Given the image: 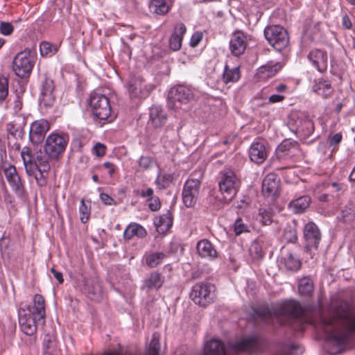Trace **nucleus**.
Returning <instances> with one entry per match:
<instances>
[{
    "label": "nucleus",
    "mask_w": 355,
    "mask_h": 355,
    "mask_svg": "<svg viewBox=\"0 0 355 355\" xmlns=\"http://www.w3.org/2000/svg\"><path fill=\"white\" fill-rule=\"evenodd\" d=\"M312 89L314 92L322 96L324 98H329L334 92L330 82L323 79L315 80L312 86Z\"/></svg>",
    "instance_id": "28"
},
{
    "label": "nucleus",
    "mask_w": 355,
    "mask_h": 355,
    "mask_svg": "<svg viewBox=\"0 0 355 355\" xmlns=\"http://www.w3.org/2000/svg\"><path fill=\"white\" fill-rule=\"evenodd\" d=\"M10 245V239L8 238L3 237L0 239V250L1 253L6 252Z\"/></svg>",
    "instance_id": "56"
},
{
    "label": "nucleus",
    "mask_w": 355,
    "mask_h": 355,
    "mask_svg": "<svg viewBox=\"0 0 355 355\" xmlns=\"http://www.w3.org/2000/svg\"><path fill=\"white\" fill-rule=\"evenodd\" d=\"M314 289L313 281L309 277H303L299 280L298 291L301 295L309 297Z\"/></svg>",
    "instance_id": "33"
},
{
    "label": "nucleus",
    "mask_w": 355,
    "mask_h": 355,
    "mask_svg": "<svg viewBox=\"0 0 355 355\" xmlns=\"http://www.w3.org/2000/svg\"><path fill=\"white\" fill-rule=\"evenodd\" d=\"M157 230L159 233L164 234L166 232L173 224L172 214L168 211L166 214L161 215L155 222Z\"/></svg>",
    "instance_id": "31"
},
{
    "label": "nucleus",
    "mask_w": 355,
    "mask_h": 355,
    "mask_svg": "<svg viewBox=\"0 0 355 355\" xmlns=\"http://www.w3.org/2000/svg\"><path fill=\"white\" fill-rule=\"evenodd\" d=\"M200 186L201 181L191 177L184 183L182 190V201L187 207H193L196 205Z\"/></svg>",
    "instance_id": "12"
},
{
    "label": "nucleus",
    "mask_w": 355,
    "mask_h": 355,
    "mask_svg": "<svg viewBox=\"0 0 355 355\" xmlns=\"http://www.w3.org/2000/svg\"><path fill=\"white\" fill-rule=\"evenodd\" d=\"M21 156L26 173L29 176L35 175L36 171H38L39 173H47L51 168L49 162L50 157L46 153L41 150L37 152L36 155L33 156L31 149L26 146L23 148Z\"/></svg>",
    "instance_id": "3"
},
{
    "label": "nucleus",
    "mask_w": 355,
    "mask_h": 355,
    "mask_svg": "<svg viewBox=\"0 0 355 355\" xmlns=\"http://www.w3.org/2000/svg\"><path fill=\"white\" fill-rule=\"evenodd\" d=\"M193 98L191 89L184 85L172 87L168 94V107L172 110L181 109Z\"/></svg>",
    "instance_id": "6"
},
{
    "label": "nucleus",
    "mask_w": 355,
    "mask_h": 355,
    "mask_svg": "<svg viewBox=\"0 0 355 355\" xmlns=\"http://www.w3.org/2000/svg\"><path fill=\"white\" fill-rule=\"evenodd\" d=\"M248 45L247 37L242 32L234 33L230 41V49L234 56L244 53Z\"/></svg>",
    "instance_id": "20"
},
{
    "label": "nucleus",
    "mask_w": 355,
    "mask_h": 355,
    "mask_svg": "<svg viewBox=\"0 0 355 355\" xmlns=\"http://www.w3.org/2000/svg\"><path fill=\"white\" fill-rule=\"evenodd\" d=\"M7 181L13 191L19 196L24 193V186L14 165H9L3 169Z\"/></svg>",
    "instance_id": "16"
},
{
    "label": "nucleus",
    "mask_w": 355,
    "mask_h": 355,
    "mask_svg": "<svg viewBox=\"0 0 355 355\" xmlns=\"http://www.w3.org/2000/svg\"><path fill=\"white\" fill-rule=\"evenodd\" d=\"M26 311L27 313H30L31 315L39 319V320H42V323L44 324L46 317L45 300L44 297L40 294L35 295L33 306H28Z\"/></svg>",
    "instance_id": "22"
},
{
    "label": "nucleus",
    "mask_w": 355,
    "mask_h": 355,
    "mask_svg": "<svg viewBox=\"0 0 355 355\" xmlns=\"http://www.w3.org/2000/svg\"><path fill=\"white\" fill-rule=\"evenodd\" d=\"M250 256L254 261H259L263 257L262 244L258 240L254 241L249 248Z\"/></svg>",
    "instance_id": "37"
},
{
    "label": "nucleus",
    "mask_w": 355,
    "mask_h": 355,
    "mask_svg": "<svg viewBox=\"0 0 355 355\" xmlns=\"http://www.w3.org/2000/svg\"><path fill=\"white\" fill-rule=\"evenodd\" d=\"M262 193L266 198L279 195V180L274 173L268 174L262 182Z\"/></svg>",
    "instance_id": "21"
},
{
    "label": "nucleus",
    "mask_w": 355,
    "mask_h": 355,
    "mask_svg": "<svg viewBox=\"0 0 355 355\" xmlns=\"http://www.w3.org/2000/svg\"><path fill=\"white\" fill-rule=\"evenodd\" d=\"M40 320L27 313L24 309L19 311V323L21 331L26 335H33L37 330V324Z\"/></svg>",
    "instance_id": "15"
},
{
    "label": "nucleus",
    "mask_w": 355,
    "mask_h": 355,
    "mask_svg": "<svg viewBox=\"0 0 355 355\" xmlns=\"http://www.w3.org/2000/svg\"><path fill=\"white\" fill-rule=\"evenodd\" d=\"M103 166L105 168L108 169L109 174L112 176L115 171V166L114 165V164L110 162H107L103 164Z\"/></svg>",
    "instance_id": "63"
},
{
    "label": "nucleus",
    "mask_w": 355,
    "mask_h": 355,
    "mask_svg": "<svg viewBox=\"0 0 355 355\" xmlns=\"http://www.w3.org/2000/svg\"><path fill=\"white\" fill-rule=\"evenodd\" d=\"M146 234V230L141 225L137 223L129 225L123 233L124 239L126 240H130L135 236L144 238Z\"/></svg>",
    "instance_id": "32"
},
{
    "label": "nucleus",
    "mask_w": 355,
    "mask_h": 355,
    "mask_svg": "<svg viewBox=\"0 0 355 355\" xmlns=\"http://www.w3.org/2000/svg\"><path fill=\"white\" fill-rule=\"evenodd\" d=\"M58 51L56 46L48 42H42L40 44V52L42 56H52Z\"/></svg>",
    "instance_id": "43"
},
{
    "label": "nucleus",
    "mask_w": 355,
    "mask_h": 355,
    "mask_svg": "<svg viewBox=\"0 0 355 355\" xmlns=\"http://www.w3.org/2000/svg\"><path fill=\"white\" fill-rule=\"evenodd\" d=\"M285 98V96L279 94H273L269 97V101L275 103L282 101Z\"/></svg>",
    "instance_id": "59"
},
{
    "label": "nucleus",
    "mask_w": 355,
    "mask_h": 355,
    "mask_svg": "<svg viewBox=\"0 0 355 355\" xmlns=\"http://www.w3.org/2000/svg\"><path fill=\"white\" fill-rule=\"evenodd\" d=\"M295 144L289 140L283 141L276 150L277 156L279 159L284 158L290 153L291 150L294 147Z\"/></svg>",
    "instance_id": "39"
},
{
    "label": "nucleus",
    "mask_w": 355,
    "mask_h": 355,
    "mask_svg": "<svg viewBox=\"0 0 355 355\" xmlns=\"http://www.w3.org/2000/svg\"><path fill=\"white\" fill-rule=\"evenodd\" d=\"M203 37V34L201 31L195 32L190 40V46L191 47H196L200 42Z\"/></svg>",
    "instance_id": "51"
},
{
    "label": "nucleus",
    "mask_w": 355,
    "mask_h": 355,
    "mask_svg": "<svg viewBox=\"0 0 355 355\" xmlns=\"http://www.w3.org/2000/svg\"><path fill=\"white\" fill-rule=\"evenodd\" d=\"M264 36L268 43L279 51L286 48L289 44L287 31L279 25L266 26L264 30Z\"/></svg>",
    "instance_id": "5"
},
{
    "label": "nucleus",
    "mask_w": 355,
    "mask_h": 355,
    "mask_svg": "<svg viewBox=\"0 0 355 355\" xmlns=\"http://www.w3.org/2000/svg\"><path fill=\"white\" fill-rule=\"evenodd\" d=\"M22 107V102L19 98V97H17L16 100L14 101V106L13 109L15 112H18L21 110Z\"/></svg>",
    "instance_id": "62"
},
{
    "label": "nucleus",
    "mask_w": 355,
    "mask_h": 355,
    "mask_svg": "<svg viewBox=\"0 0 355 355\" xmlns=\"http://www.w3.org/2000/svg\"><path fill=\"white\" fill-rule=\"evenodd\" d=\"M80 215V220L82 223H85L88 221L90 215V207L87 206L83 199L80 201V206L79 208Z\"/></svg>",
    "instance_id": "48"
},
{
    "label": "nucleus",
    "mask_w": 355,
    "mask_h": 355,
    "mask_svg": "<svg viewBox=\"0 0 355 355\" xmlns=\"http://www.w3.org/2000/svg\"><path fill=\"white\" fill-rule=\"evenodd\" d=\"M89 105L95 117L100 120H106L111 114V106L107 96L94 94L89 98Z\"/></svg>",
    "instance_id": "8"
},
{
    "label": "nucleus",
    "mask_w": 355,
    "mask_h": 355,
    "mask_svg": "<svg viewBox=\"0 0 355 355\" xmlns=\"http://www.w3.org/2000/svg\"><path fill=\"white\" fill-rule=\"evenodd\" d=\"M33 67V64L30 59V51L25 49L18 53L12 62V68L15 73L19 78L28 76Z\"/></svg>",
    "instance_id": "11"
},
{
    "label": "nucleus",
    "mask_w": 355,
    "mask_h": 355,
    "mask_svg": "<svg viewBox=\"0 0 355 355\" xmlns=\"http://www.w3.org/2000/svg\"><path fill=\"white\" fill-rule=\"evenodd\" d=\"M49 128L50 125L46 120L40 119L33 122L29 132L31 141L35 144L42 143Z\"/></svg>",
    "instance_id": "14"
},
{
    "label": "nucleus",
    "mask_w": 355,
    "mask_h": 355,
    "mask_svg": "<svg viewBox=\"0 0 355 355\" xmlns=\"http://www.w3.org/2000/svg\"><path fill=\"white\" fill-rule=\"evenodd\" d=\"M8 94V78L0 76V101H4Z\"/></svg>",
    "instance_id": "47"
},
{
    "label": "nucleus",
    "mask_w": 355,
    "mask_h": 355,
    "mask_svg": "<svg viewBox=\"0 0 355 355\" xmlns=\"http://www.w3.org/2000/svg\"><path fill=\"white\" fill-rule=\"evenodd\" d=\"M257 313L266 318H282V325H291L293 322L302 323L304 320L305 309L295 300H286L270 307L266 306L259 309Z\"/></svg>",
    "instance_id": "1"
},
{
    "label": "nucleus",
    "mask_w": 355,
    "mask_h": 355,
    "mask_svg": "<svg viewBox=\"0 0 355 355\" xmlns=\"http://www.w3.org/2000/svg\"><path fill=\"white\" fill-rule=\"evenodd\" d=\"M138 164L139 168L145 171L153 168L156 164V162L150 156H141L139 159Z\"/></svg>",
    "instance_id": "45"
},
{
    "label": "nucleus",
    "mask_w": 355,
    "mask_h": 355,
    "mask_svg": "<svg viewBox=\"0 0 355 355\" xmlns=\"http://www.w3.org/2000/svg\"><path fill=\"white\" fill-rule=\"evenodd\" d=\"M241 77L239 67H234L230 69L228 65H225L224 67V71L223 74V81L225 84L229 83H236Z\"/></svg>",
    "instance_id": "35"
},
{
    "label": "nucleus",
    "mask_w": 355,
    "mask_h": 355,
    "mask_svg": "<svg viewBox=\"0 0 355 355\" xmlns=\"http://www.w3.org/2000/svg\"><path fill=\"white\" fill-rule=\"evenodd\" d=\"M44 173H40V176L38 177L37 175H35V180L37 184L40 187H44L46 184V177L44 175Z\"/></svg>",
    "instance_id": "57"
},
{
    "label": "nucleus",
    "mask_w": 355,
    "mask_h": 355,
    "mask_svg": "<svg viewBox=\"0 0 355 355\" xmlns=\"http://www.w3.org/2000/svg\"><path fill=\"white\" fill-rule=\"evenodd\" d=\"M83 291L92 300L98 301L103 297L101 282L97 277L85 279Z\"/></svg>",
    "instance_id": "17"
},
{
    "label": "nucleus",
    "mask_w": 355,
    "mask_h": 355,
    "mask_svg": "<svg viewBox=\"0 0 355 355\" xmlns=\"http://www.w3.org/2000/svg\"><path fill=\"white\" fill-rule=\"evenodd\" d=\"M249 155L252 162L257 164L263 163L268 155L264 144L261 141L253 143L249 149Z\"/></svg>",
    "instance_id": "24"
},
{
    "label": "nucleus",
    "mask_w": 355,
    "mask_h": 355,
    "mask_svg": "<svg viewBox=\"0 0 355 355\" xmlns=\"http://www.w3.org/2000/svg\"><path fill=\"white\" fill-rule=\"evenodd\" d=\"M318 24L313 21V17L307 18L304 22V32L314 33L318 30Z\"/></svg>",
    "instance_id": "49"
},
{
    "label": "nucleus",
    "mask_w": 355,
    "mask_h": 355,
    "mask_svg": "<svg viewBox=\"0 0 355 355\" xmlns=\"http://www.w3.org/2000/svg\"><path fill=\"white\" fill-rule=\"evenodd\" d=\"M341 218L345 223H351L355 219V206L349 204L341 211Z\"/></svg>",
    "instance_id": "41"
},
{
    "label": "nucleus",
    "mask_w": 355,
    "mask_h": 355,
    "mask_svg": "<svg viewBox=\"0 0 355 355\" xmlns=\"http://www.w3.org/2000/svg\"><path fill=\"white\" fill-rule=\"evenodd\" d=\"M314 130V123L310 119H304L299 128V131L302 133L304 137H310L313 133Z\"/></svg>",
    "instance_id": "40"
},
{
    "label": "nucleus",
    "mask_w": 355,
    "mask_h": 355,
    "mask_svg": "<svg viewBox=\"0 0 355 355\" xmlns=\"http://www.w3.org/2000/svg\"><path fill=\"white\" fill-rule=\"evenodd\" d=\"M13 26L9 22H1L0 24V32L5 35L11 34L13 31Z\"/></svg>",
    "instance_id": "52"
},
{
    "label": "nucleus",
    "mask_w": 355,
    "mask_h": 355,
    "mask_svg": "<svg viewBox=\"0 0 355 355\" xmlns=\"http://www.w3.org/2000/svg\"><path fill=\"white\" fill-rule=\"evenodd\" d=\"M150 11L158 15H165L169 11L170 7L166 0H150Z\"/></svg>",
    "instance_id": "34"
},
{
    "label": "nucleus",
    "mask_w": 355,
    "mask_h": 355,
    "mask_svg": "<svg viewBox=\"0 0 355 355\" xmlns=\"http://www.w3.org/2000/svg\"><path fill=\"white\" fill-rule=\"evenodd\" d=\"M205 355H226L224 344L217 339H211L205 346Z\"/></svg>",
    "instance_id": "30"
},
{
    "label": "nucleus",
    "mask_w": 355,
    "mask_h": 355,
    "mask_svg": "<svg viewBox=\"0 0 355 355\" xmlns=\"http://www.w3.org/2000/svg\"><path fill=\"white\" fill-rule=\"evenodd\" d=\"M187 31L186 26L182 23H178L173 29L169 38V48L174 51H179L182 47L183 37Z\"/></svg>",
    "instance_id": "23"
},
{
    "label": "nucleus",
    "mask_w": 355,
    "mask_h": 355,
    "mask_svg": "<svg viewBox=\"0 0 355 355\" xmlns=\"http://www.w3.org/2000/svg\"><path fill=\"white\" fill-rule=\"evenodd\" d=\"M249 226L245 224L243 219L238 218L234 223V232L236 236L241 235L243 233L250 232Z\"/></svg>",
    "instance_id": "46"
},
{
    "label": "nucleus",
    "mask_w": 355,
    "mask_h": 355,
    "mask_svg": "<svg viewBox=\"0 0 355 355\" xmlns=\"http://www.w3.org/2000/svg\"><path fill=\"white\" fill-rule=\"evenodd\" d=\"M148 207L152 211H157L160 208V201L157 197L148 198Z\"/></svg>",
    "instance_id": "53"
},
{
    "label": "nucleus",
    "mask_w": 355,
    "mask_h": 355,
    "mask_svg": "<svg viewBox=\"0 0 355 355\" xmlns=\"http://www.w3.org/2000/svg\"><path fill=\"white\" fill-rule=\"evenodd\" d=\"M342 140V135L340 133H337L334 135L331 140H330V145L331 146H336Z\"/></svg>",
    "instance_id": "58"
},
{
    "label": "nucleus",
    "mask_w": 355,
    "mask_h": 355,
    "mask_svg": "<svg viewBox=\"0 0 355 355\" xmlns=\"http://www.w3.org/2000/svg\"><path fill=\"white\" fill-rule=\"evenodd\" d=\"M68 140L64 136L53 133L46 139L44 150L50 159L58 160L64 152Z\"/></svg>",
    "instance_id": "7"
},
{
    "label": "nucleus",
    "mask_w": 355,
    "mask_h": 355,
    "mask_svg": "<svg viewBox=\"0 0 355 355\" xmlns=\"http://www.w3.org/2000/svg\"><path fill=\"white\" fill-rule=\"evenodd\" d=\"M259 216L260 217L259 220L263 225H268L272 223V214L270 211L261 209H259Z\"/></svg>",
    "instance_id": "50"
},
{
    "label": "nucleus",
    "mask_w": 355,
    "mask_h": 355,
    "mask_svg": "<svg viewBox=\"0 0 355 355\" xmlns=\"http://www.w3.org/2000/svg\"><path fill=\"white\" fill-rule=\"evenodd\" d=\"M308 58L320 72H323L327 69V55L325 52L314 49L309 53Z\"/></svg>",
    "instance_id": "27"
},
{
    "label": "nucleus",
    "mask_w": 355,
    "mask_h": 355,
    "mask_svg": "<svg viewBox=\"0 0 355 355\" xmlns=\"http://www.w3.org/2000/svg\"><path fill=\"white\" fill-rule=\"evenodd\" d=\"M311 202L309 196H300L291 201L288 204L289 209L295 214H301L306 210Z\"/></svg>",
    "instance_id": "29"
},
{
    "label": "nucleus",
    "mask_w": 355,
    "mask_h": 355,
    "mask_svg": "<svg viewBox=\"0 0 355 355\" xmlns=\"http://www.w3.org/2000/svg\"><path fill=\"white\" fill-rule=\"evenodd\" d=\"M266 347V342L259 338L251 336L234 343L232 349L236 352L261 353Z\"/></svg>",
    "instance_id": "10"
},
{
    "label": "nucleus",
    "mask_w": 355,
    "mask_h": 355,
    "mask_svg": "<svg viewBox=\"0 0 355 355\" xmlns=\"http://www.w3.org/2000/svg\"><path fill=\"white\" fill-rule=\"evenodd\" d=\"M127 89L132 98H144L148 94L144 80L141 77L131 78L128 83Z\"/></svg>",
    "instance_id": "19"
},
{
    "label": "nucleus",
    "mask_w": 355,
    "mask_h": 355,
    "mask_svg": "<svg viewBox=\"0 0 355 355\" xmlns=\"http://www.w3.org/2000/svg\"><path fill=\"white\" fill-rule=\"evenodd\" d=\"M51 272L53 273L54 277L58 281L60 284L63 283L64 279L62 272L56 271L53 268L51 269Z\"/></svg>",
    "instance_id": "61"
},
{
    "label": "nucleus",
    "mask_w": 355,
    "mask_h": 355,
    "mask_svg": "<svg viewBox=\"0 0 355 355\" xmlns=\"http://www.w3.org/2000/svg\"><path fill=\"white\" fill-rule=\"evenodd\" d=\"M214 286L208 282L195 284L190 293L191 299L201 306H206L213 300Z\"/></svg>",
    "instance_id": "9"
},
{
    "label": "nucleus",
    "mask_w": 355,
    "mask_h": 355,
    "mask_svg": "<svg viewBox=\"0 0 355 355\" xmlns=\"http://www.w3.org/2000/svg\"><path fill=\"white\" fill-rule=\"evenodd\" d=\"M165 256L164 252H151L146 256V263L150 268H155L162 263Z\"/></svg>",
    "instance_id": "38"
},
{
    "label": "nucleus",
    "mask_w": 355,
    "mask_h": 355,
    "mask_svg": "<svg viewBox=\"0 0 355 355\" xmlns=\"http://www.w3.org/2000/svg\"><path fill=\"white\" fill-rule=\"evenodd\" d=\"M55 85L53 80L46 78L42 82L40 103L44 107H51L55 101Z\"/></svg>",
    "instance_id": "18"
},
{
    "label": "nucleus",
    "mask_w": 355,
    "mask_h": 355,
    "mask_svg": "<svg viewBox=\"0 0 355 355\" xmlns=\"http://www.w3.org/2000/svg\"><path fill=\"white\" fill-rule=\"evenodd\" d=\"M167 118V114L161 107L153 105L150 107L149 122L154 128H162L166 123Z\"/></svg>",
    "instance_id": "26"
},
{
    "label": "nucleus",
    "mask_w": 355,
    "mask_h": 355,
    "mask_svg": "<svg viewBox=\"0 0 355 355\" xmlns=\"http://www.w3.org/2000/svg\"><path fill=\"white\" fill-rule=\"evenodd\" d=\"M284 263L286 268L291 270H297L301 266L300 259L292 253L284 258Z\"/></svg>",
    "instance_id": "42"
},
{
    "label": "nucleus",
    "mask_w": 355,
    "mask_h": 355,
    "mask_svg": "<svg viewBox=\"0 0 355 355\" xmlns=\"http://www.w3.org/2000/svg\"><path fill=\"white\" fill-rule=\"evenodd\" d=\"M6 130L8 134L14 138H21L23 136L22 128L19 125H17L14 122H10L7 124Z\"/></svg>",
    "instance_id": "44"
},
{
    "label": "nucleus",
    "mask_w": 355,
    "mask_h": 355,
    "mask_svg": "<svg viewBox=\"0 0 355 355\" xmlns=\"http://www.w3.org/2000/svg\"><path fill=\"white\" fill-rule=\"evenodd\" d=\"M141 196L142 197H148V198H153V190L151 188H148L146 191H142Z\"/></svg>",
    "instance_id": "64"
},
{
    "label": "nucleus",
    "mask_w": 355,
    "mask_h": 355,
    "mask_svg": "<svg viewBox=\"0 0 355 355\" xmlns=\"http://www.w3.org/2000/svg\"><path fill=\"white\" fill-rule=\"evenodd\" d=\"M304 237L306 241V248L311 250L318 249L322 239V234L318 225L313 222H309L304 227Z\"/></svg>",
    "instance_id": "13"
},
{
    "label": "nucleus",
    "mask_w": 355,
    "mask_h": 355,
    "mask_svg": "<svg viewBox=\"0 0 355 355\" xmlns=\"http://www.w3.org/2000/svg\"><path fill=\"white\" fill-rule=\"evenodd\" d=\"M198 255L203 259H214L218 256V252L214 246L208 239L199 241L196 245Z\"/></svg>",
    "instance_id": "25"
},
{
    "label": "nucleus",
    "mask_w": 355,
    "mask_h": 355,
    "mask_svg": "<svg viewBox=\"0 0 355 355\" xmlns=\"http://www.w3.org/2000/svg\"><path fill=\"white\" fill-rule=\"evenodd\" d=\"M342 25L346 29H350L352 26V21L347 15H345L342 19Z\"/></svg>",
    "instance_id": "60"
},
{
    "label": "nucleus",
    "mask_w": 355,
    "mask_h": 355,
    "mask_svg": "<svg viewBox=\"0 0 355 355\" xmlns=\"http://www.w3.org/2000/svg\"><path fill=\"white\" fill-rule=\"evenodd\" d=\"M239 177L231 169H225L220 172L218 181L220 200L224 203H230L236 196L241 187Z\"/></svg>",
    "instance_id": "4"
},
{
    "label": "nucleus",
    "mask_w": 355,
    "mask_h": 355,
    "mask_svg": "<svg viewBox=\"0 0 355 355\" xmlns=\"http://www.w3.org/2000/svg\"><path fill=\"white\" fill-rule=\"evenodd\" d=\"M100 198H101V200H102V202L105 205H116V201L107 193H101Z\"/></svg>",
    "instance_id": "55"
},
{
    "label": "nucleus",
    "mask_w": 355,
    "mask_h": 355,
    "mask_svg": "<svg viewBox=\"0 0 355 355\" xmlns=\"http://www.w3.org/2000/svg\"><path fill=\"white\" fill-rule=\"evenodd\" d=\"M163 279L160 273L157 272H151L148 278L144 280V286L150 290L159 288L163 284Z\"/></svg>",
    "instance_id": "36"
},
{
    "label": "nucleus",
    "mask_w": 355,
    "mask_h": 355,
    "mask_svg": "<svg viewBox=\"0 0 355 355\" xmlns=\"http://www.w3.org/2000/svg\"><path fill=\"white\" fill-rule=\"evenodd\" d=\"M93 150L98 157H103L105 154L106 147L104 144L97 143L93 148Z\"/></svg>",
    "instance_id": "54"
},
{
    "label": "nucleus",
    "mask_w": 355,
    "mask_h": 355,
    "mask_svg": "<svg viewBox=\"0 0 355 355\" xmlns=\"http://www.w3.org/2000/svg\"><path fill=\"white\" fill-rule=\"evenodd\" d=\"M344 322L347 323L349 330L351 333L355 332V315L352 318L347 316V313L336 314L329 318H321V327L327 334H328L337 344L341 345L347 343L349 339V334L345 332L335 334V331L341 329Z\"/></svg>",
    "instance_id": "2"
}]
</instances>
